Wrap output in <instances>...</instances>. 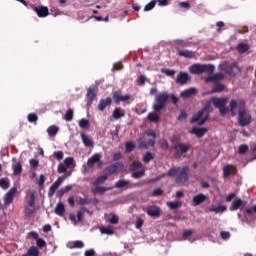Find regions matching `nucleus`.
Masks as SVG:
<instances>
[{"instance_id": "24", "label": "nucleus", "mask_w": 256, "mask_h": 256, "mask_svg": "<svg viewBox=\"0 0 256 256\" xmlns=\"http://www.w3.org/2000/svg\"><path fill=\"white\" fill-rule=\"evenodd\" d=\"M95 97H97V95L95 94V89L89 88L86 94V103L87 105H89V107L93 105V101H95Z\"/></svg>"}, {"instance_id": "28", "label": "nucleus", "mask_w": 256, "mask_h": 256, "mask_svg": "<svg viewBox=\"0 0 256 256\" xmlns=\"http://www.w3.org/2000/svg\"><path fill=\"white\" fill-rule=\"evenodd\" d=\"M178 55L180 57H185V59H195V57H197L195 52L190 50H178Z\"/></svg>"}, {"instance_id": "32", "label": "nucleus", "mask_w": 256, "mask_h": 256, "mask_svg": "<svg viewBox=\"0 0 256 256\" xmlns=\"http://www.w3.org/2000/svg\"><path fill=\"white\" fill-rule=\"evenodd\" d=\"M158 112L156 111H153V112H150L148 115H147V119L150 123H159V121L161 120V118H159V115L157 114Z\"/></svg>"}, {"instance_id": "58", "label": "nucleus", "mask_w": 256, "mask_h": 256, "mask_svg": "<svg viewBox=\"0 0 256 256\" xmlns=\"http://www.w3.org/2000/svg\"><path fill=\"white\" fill-rule=\"evenodd\" d=\"M109 222L111 225H117V223H119V216L113 214Z\"/></svg>"}, {"instance_id": "17", "label": "nucleus", "mask_w": 256, "mask_h": 256, "mask_svg": "<svg viewBox=\"0 0 256 256\" xmlns=\"http://www.w3.org/2000/svg\"><path fill=\"white\" fill-rule=\"evenodd\" d=\"M15 193H17V188H11L4 196V205L8 206L13 203L15 199Z\"/></svg>"}, {"instance_id": "60", "label": "nucleus", "mask_w": 256, "mask_h": 256, "mask_svg": "<svg viewBox=\"0 0 256 256\" xmlns=\"http://www.w3.org/2000/svg\"><path fill=\"white\" fill-rule=\"evenodd\" d=\"M220 237L222 239H224L225 241H227V239H229L231 237V233L227 232V231H222L220 233Z\"/></svg>"}, {"instance_id": "48", "label": "nucleus", "mask_w": 256, "mask_h": 256, "mask_svg": "<svg viewBox=\"0 0 256 256\" xmlns=\"http://www.w3.org/2000/svg\"><path fill=\"white\" fill-rule=\"evenodd\" d=\"M167 207H169V209L172 211L179 209V207H181V202H167Z\"/></svg>"}, {"instance_id": "33", "label": "nucleus", "mask_w": 256, "mask_h": 256, "mask_svg": "<svg viewBox=\"0 0 256 256\" xmlns=\"http://www.w3.org/2000/svg\"><path fill=\"white\" fill-rule=\"evenodd\" d=\"M54 213L59 215V217H63L65 214V205L62 202H59L55 207Z\"/></svg>"}, {"instance_id": "5", "label": "nucleus", "mask_w": 256, "mask_h": 256, "mask_svg": "<svg viewBox=\"0 0 256 256\" xmlns=\"http://www.w3.org/2000/svg\"><path fill=\"white\" fill-rule=\"evenodd\" d=\"M190 149L191 145L178 142L171 146L170 151L175 159H181V156L185 155Z\"/></svg>"}, {"instance_id": "63", "label": "nucleus", "mask_w": 256, "mask_h": 256, "mask_svg": "<svg viewBox=\"0 0 256 256\" xmlns=\"http://www.w3.org/2000/svg\"><path fill=\"white\" fill-rule=\"evenodd\" d=\"M147 80V78L143 75H140L137 79V83L138 85H145V81Z\"/></svg>"}, {"instance_id": "36", "label": "nucleus", "mask_w": 256, "mask_h": 256, "mask_svg": "<svg viewBox=\"0 0 256 256\" xmlns=\"http://www.w3.org/2000/svg\"><path fill=\"white\" fill-rule=\"evenodd\" d=\"M112 117L114 119H121V117H125V110L121 108H115L112 113Z\"/></svg>"}, {"instance_id": "7", "label": "nucleus", "mask_w": 256, "mask_h": 256, "mask_svg": "<svg viewBox=\"0 0 256 256\" xmlns=\"http://www.w3.org/2000/svg\"><path fill=\"white\" fill-rule=\"evenodd\" d=\"M218 69L220 71H225L227 75H230V77H235L237 73L241 71L239 68V64L237 62H233L232 64H220L218 66Z\"/></svg>"}, {"instance_id": "12", "label": "nucleus", "mask_w": 256, "mask_h": 256, "mask_svg": "<svg viewBox=\"0 0 256 256\" xmlns=\"http://www.w3.org/2000/svg\"><path fill=\"white\" fill-rule=\"evenodd\" d=\"M143 211H145L149 217H153L154 219H159V217H161V208L157 205H150L147 208H144Z\"/></svg>"}, {"instance_id": "11", "label": "nucleus", "mask_w": 256, "mask_h": 256, "mask_svg": "<svg viewBox=\"0 0 256 256\" xmlns=\"http://www.w3.org/2000/svg\"><path fill=\"white\" fill-rule=\"evenodd\" d=\"M207 119H209V113H207V107H205L203 110L199 111L197 115L192 117L191 121L192 123H197L198 121V125H203Z\"/></svg>"}, {"instance_id": "55", "label": "nucleus", "mask_w": 256, "mask_h": 256, "mask_svg": "<svg viewBox=\"0 0 256 256\" xmlns=\"http://www.w3.org/2000/svg\"><path fill=\"white\" fill-rule=\"evenodd\" d=\"M157 5V0H152L150 3L146 4L144 7V11H151Z\"/></svg>"}, {"instance_id": "1", "label": "nucleus", "mask_w": 256, "mask_h": 256, "mask_svg": "<svg viewBox=\"0 0 256 256\" xmlns=\"http://www.w3.org/2000/svg\"><path fill=\"white\" fill-rule=\"evenodd\" d=\"M168 177H176V183H187V181H189V166L170 169L168 171Z\"/></svg>"}, {"instance_id": "59", "label": "nucleus", "mask_w": 256, "mask_h": 256, "mask_svg": "<svg viewBox=\"0 0 256 256\" xmlns=\"http://www.w3.org/2000/svg\"><path fill=\"white\" fill-rule=\"evenodd\" d=\"M73 157H68L64 160L65 167H71L73 165Z\"/></svg>"}, {"instance_id": "25", "label": "nucleus", "mask_w": 256, "mask_h": 256, "mask_svg": "<svg viewBox=\"0 0 256 256\" xmlns=\"http://www.w3.org/2000/svg\"><path fill=\"white\" fill-rule=\"evenodd\" d=\"M111 103H113V100L111 99V97H108L106 99H101L98 104L99 111H105V109L109 107Z\"/></svg>"}, {"instance_id": "45", "label": "nucleus", "mask_w": 256, "mask_h": 256, "mask_svg": "<svg viewBox=\"0 0 256 256\" xmlns=\"http://www.w3.org/2000/svg\"><path fill=\"white\" fill-rule=\"evenodd\" d=\"M224 90H225V85L221 83H217L216 85H214L212 89V93H221V91H224Z\"/></svg>"}, {"instance_id": "50", "label": "nucleus", "mask_w": 256, "mask_h": 256, "mask_svg": "<svg viewBox=\"0 0 256 256\" xmlns=\"http://www.w3.org/2000/svg\"><path fill=\"white\" fill-rule=\"evenodd\" d=\"M100 232L102 233V235H113L115 233L113 229L107 227L100 228Z\"/></svg>"}, {"instance_id": "49", "label": "nucleus", "mask_w": 256, "mask_h": 256, "mask_svg": "<svg viewBox=\"0 0 256 256\" xmlns=\"http://www.w3.org/2000/svg\"><path fill=\"white\" fill-rule=\"evenodd\" d=\"M153 159H154L153 154L151 152H146L142 160L144 163H149L150 161H153Z\"/></svg>"}, {"instance_id": "26", "label": "nucleus", "mask_w": 256, "mask_h": 256, "mask_svg": "<svg viewBox=\"0 0 256 256\" xmlns=\"http://www.w3.org/2000/svg\"><path fill=\"white\" fill-rule=\"evenodd\" d=\"M194 95H197V89L195 88H189L180 93V97L184 99H189V97H194Z\"/></svg>"}, {"instance_id": "30", "label": "nucleus", "mask_w": 256, "mask_h": 256, "mask_svg": "<svg viewBox=\"0 0 256 256\" xmlns=\"http://www.w3.org/2000/svg\"><path fill=\"white\" fill-rule=\"evenodd\" d=\"M69 249H83L85 247V243L81 240H76L73 242H70L68 244Z\"/></svg>"}, {"instance_id": "16", "label": "nucleus", "mask_w": 256, "mask_h": 256, "mask_svg": "<svg viewBox=\"0 0 256 256\" xmlns=\"http://www.w3.org/2000/svg\"><path fill=\"white\" fill-rule=\"evenodd\" d=\"M114 187L115 189H133V187H137V184H132L129 180H118Z\"/></svg>"}, {"instance_id": "22", "label": "nucleus", "mask_w": 256, "mask_h": 256, "mask_svg": "<svg viewBox=\"0 0 256 256\" xmlns=\"http://www.w3.org/2000/svg\"><path fill=\"white\" fill-rule=\"evenodd\" d=\"M205 201H207V195H205L203 193L195 195L192 198V203H193L194 207H197L198 205H201V203H205Z\"/></svg>"}, {"instance_id": "41", "label": "nucleus", "mask_w": 256, "mask_h": 256, "mask_svg": "<svg viewBox=\"0 0 256 256\" xmlns=\"http://www.w3.org/2000/svg\"><path fill=\"white\" fill-rule=\"evenodd\" d=\"M21 173H23V166L18 162L13 166V175L17 176L21 175Z\"/></svg>"}, {"instance_id": "23", "label": "nucleus", "mask_w": 256, "mask_h": 256, "mask_svg": "<svg viewBox=\"0 0 256 256\" xmlns=\"http://www.w3.org/2000/svg\"><path fill=\"white\" fill-rule=\"evenodd\" d=\"M231 173L232 175H235V173H237V168L231 164L225 165L223 167V177H230Z\"/></svg>"}, {"instance_id": "2", "label": "nucleus", "mask_w": 256, "mask_h": 256, "mask_svg": "<svg viewBox=\"0 0 256 256\" xmlns=\"http://www.w3.org/2000/svg\"><path fill=\"white\" fill-rule=\"evenodd\" d=\"M155 139H157V134L154 130L146 131V135L138 139L139 149H149V147H155Z\"/></svg>"}, {"instance_id": "20", "label": "nucleus", "mask_w": 256, "mask_h": 256, "mask_svg": "<svg viewBox=\"0 0 256 256\" xmlns=\"http://www.w3.org/2000/svg\"><path fill=\"white\" fill-rule=\"evenodd\" d=\"M33 11L37 13L38 17L45 18L49 16V8L46 6H32Z\"/></svg>"}, {"instance_id": "57", "label": "nucleus", "mask_w": 256, "mask_h": 256, "mask_svg": "<svg viewBox=\"0 0 256 256\" xmlns=\"http://www.w3.org/2000/svg\"><path fill=\"white\" fill-rule=\"evenodd\" d=\"M143 175H145V171L141 170V171H136L132 173V177L134 179H141V177H143Z\"/></svg>"}, {"instance_id": "21", "label": "nucleus", "mask_w": 256, "mask_h": 256, "mask_svg": "<svg viewBox=\"0 0 256 256\" xmlns=\"http://www.w3.org/2000/svg\"><path fill=\"white\" fill-rule=\"evenodd\" d=\"M187 81H191V77H189L187 72H180L177 75L176 83H179L180 85H187Z\"/></svg>"}, {"instance_id": "47", "label": "nucleus", "mask_w": 256, "mask_h": 256, "mask_svg": "<svg viewBox=\"0 0 256 256\" xmlns=\"http://www.w3.org/2000/svg\"><path fill=\"white\" fill-rule=\"evenodd\" d=\"M131 171H137V169H143V164L139 161H134L130 166Z\"/></svg>"}, {"instance_id": "19", "label": "nucleus", "mask_w": 256, "mask_h": 256, "mask_svg": "<svg viewBox=\"0 0 256 256\" xmlns=\"http://www.w3.org/2000/svg\"><path fill=\"white\" fill-rule=\"evenodd\" d=\"M25 203L28 207H35V191L27 190L25 196Z\"/></svg>"}, {"instance_id": "9", "label": "nucleus", "mask_w": 256, "mask_h": 256, "mask_svg": "<svg viewBox=\"0 0 256 256\" xmlns=\"http://www.w3.org/2000/svg\"><path fill=\"white\" fill-rule=\"evenodd\" d=\"M108 176L107 175H102L99 176L93 183L94 187H95V193H105V191H111V189H113V187L107 188V187H103L100 185H103V183H105V181H107Z\"/></svg>"}, {"instance_id": "62", "label": "nucleus", "mask_w": 256, "mask_h": 256, "mask_svg": "<svg viewBox=\"0 0 256 256\" xmlns=\"http://www.w3.org/2000/svg\"><path fill=\"white\" fill-rule=\"evenodd\" d=\"M184 119H187V112H185V110H181L178 116V121H183Z\"/></svg>"}, {"instance_id": "61", "label": "nucleus", "mask_w": 256, "mask_h": 256, "mask_svg": "<svg viewBox=\"0 0 256 256\" xmlns=\"http://www.w3.org/2000/svg\"><path fill=\"white\" fill-rule=\"evenodd\" d=\"M153 197H161L163 195V190L161 188H157L152 193Z\"/></svg>"}, {"instance_id": "14", "label": "nucleus", "mask_w": 256, "mask_h": 256, "mask_svg": "<svg viewBox=\"0 0 256 256\" xmlns=\"http://www.w3.org/2000/svg\"><path fill=\"white\" fill-rule=\"evenodd\" d=\"M123 167V162H116L108 166L106 171L109 175H115L116 173H119V171H123Z\"/></svg>"}, {"instance_id": "10", "label": "nucleus", "mask_w": 256, "mask_h": 256, "mask_svg": "<svg viewBox=\"0 0 256 256\" xmlns=\"http://www.w3.org/2000/svg\"><path fill=\"white\" fill-rule=\"evenodd\" d=\"M211 102L213 103L214 107L219 109L220 115H226L227 114V98H217L214 97L211 99Z\"/></svg>"}, {"instance_id": "56", "label": "nucleus", "mask_w": 256, "mask_h": 256, "mask_svg": "<svg viewBox=\"0 0 256 256\" xmlns=\"http://www.w3.org/2000/svg\"><path fill=\"white\" fill-rule=\"evenodd\" d=\"M36 245L37 247H39L40 249H43V247H47V242H45V240L43 238H38L36 240Z\"/></svg>"}, {"instance_id": "46", "label": "nucleus", "mask_w": 256, "mask_h": 256, "mask_svg": "<svg viewBox=\"0 0 256 256\" xmlns=\"http://www.w3.org/2000/svg\"><path fill=\"white\" fill-rule=\"evenodd\" d=\"M78 124L81 129H89V120L85 118L80 119Z\"/></svg>"}, {"instance_id": "8", "label": "nucleus", "mask_w": 256, "mask_h": 256, "mask_svg": "<svg viewBox=\"0 0 256 256\" xmlns=\"http://www.w3.org/2000/svg\"><path fill=\"white\" fill-rule=\"evenodd\" d=\"M251 112L248 111L247 108L241 110L238 114V125L240 127H247L251 125Z\"/></svg>"}, {"instance_id": "42", "label": "nucleus", "mask_w": 256, "mask_h": 256, "mask_svg": "<svg viewBox=\"0 0 256 256\" xmlns=\"http://www.w3.org/2000/svg\"><path fill=\"white\" fill-rule=\"evenodd\" d=\"M24 213L27 217H31L35 214V207H30L29 205L24 206Z\"/></svg>"}, {"instance_id": "4", "label": "nucleus", "mask_w": 256, "mask_h": 256, "mask_svg": "<svg viewBox=\"0 0 256 256\" xmlns=\"http://www.w3.org/2000/svg\"><path fill=\"white\" fill-rule=\"evenodd\" d=\"M167 101H169V94L167 92H162L156 95L154 104L152 105L153 111L161 112L165 107H167Z\"/></svg>"}, {"instance_id": "35", "label": "nucleus", "mask_w": 256, "mask_h": 256, "mask_svg": "<svg viewBox=\"0 0 256 256\" xmlns=\"http://www.w3.org/2000/svg\"><path fill=\"white\" fill-rule=\"evenodd\" d=\"M250 49L249 44L245 43H239L236 47V50L240 55H243V53H247V50Z\"/></svg>"}, {"instance_id": "43", "label": "nucleus", "mask_w": 256, "mask_h": 256, "mask_svg": "<svg viewBox=\"0 0 256 256\" xmlns=\"http://www.w3.org/2000/svg\"><path fill=\"white\" fill-rule=\"evenodd\" d=\"M75 201L77 205H89V203H91V200L88 198H82L80 196L76 197Z\"/></svg>"}, {"instance_id": "13", "label": "nucleus", "mask_w": 256, "mask_h": 256, "mask_svg": "<svg viewBox=\"0 0 256 256\" xmlns=\"http://www.w3.org/2000/svg\"><path fill=\"white\" fill-rule=\"evenodd\" d=\"M65 181V177L60 176L58 179L50 186L48 191V197H53L55 192L61 187V184Z\"/></svg>"}, {"instance_id": "29", "label": "nucleus", "mask_w": 256, "mask_h": 256, "mask_svg": "<svg viewBox=\"0 0 256 256\" xmlns=\"http://www.w3.org/2000/svg\"><path fill=\"white\" fill-rule=\"evenodd\" d=\"M100 161H101V154L96 153L88 159L87 165L88 167H93L95 163H99Z\"/></svg>"}, {"instance_id": "34", "label": "nucleus", "mask_w": 256, "mask_h": 256, "mask_svg": "<svg viewBox=\"0 0 256 256\" xmlns=\"http://www.w3.org/2000/svg\"><path fill=\"white\" fill-rule=\"evenodd\" d=\"M81 139L86 147H93V140L89 138L85 133H81Z\"/></svg>"}, {"instance_id": "27", "label": "nucleus", "mask_w": 256, "mask_h": 256, "mask_svg": "<svg viewBox=\"0 0 256 256\" xmlns=\"http://www.w3.org/2000/svg\"><path fill=\"white\" fill-rule=\"evenodd\" d=\"M209 213H225L227 211V206L225 205H212L208 209Z\"/></svg>"}, {"instance_id": "52", "label": "nucleus", "mask_w": 256, "mask_h": 256, "mask_svg": "<svg viewBox=\"0 0 256 256\" xmlns=\"http://www.w3.org/2000/svg\"><path fill=\"white\" fill-rule=\"evenodd\" d=\"M134 150H135V144H133L132 142H126L125 144L126 153H131Z\"/></svg>"}, {"instance_id": "31", "label": "nucleus", "mask_w": 256, "mask_h": 256, "mask_svg": "<svg viewBox=\"0 0 256 256\" xmlns=\"http://www.w3.org/2000/svg\"><path fill=\"white\" fill-rule=\"evenodd\" d=\"M207 132V128H193L191 130V133L193 135H196V137H198V139H201V137H203V135H205V133Z\"/></svg>"}, {"instance_id": "40", "label": "nucleus", "mask_w": 256, "mask_h": 256, "mask_svg": "<svg viewBox=\"0 0 256 256\" xmlns=\"http://www.w3.org/2000/svg\"><path fill=\"white\" fill-rule=\"evenodd\" d=\"M22 256H39V249L35 246H32L28 249L27 253Z\"/></svg>"}, {"instance_id": "15", "label": "nucleus", "mask_w": 256, "mask_h": 256, "mask_svg": "<svg viewBox=\"0 0 256 256\" xmlns=\"http://www.w3.org/2000/svg\"><path fill=\"white\" fill-rule=\"evenodd\" d=\"M131 99V96L129 94H126L123 96L121 91H115L113 93V101L116 103V105H119L121 102L129 101Z\"/></svg>"}, {"instance_id": "6", "label": "nucleus", "mask_w": 256, "mask_h": 256, "mask_svg": "<svg viewBox=\"0 0 256 256\" xmlns=\"http://www.w3.org/2000/svg\"><path fill=\"white\" fill-rule=\"evenodd\" d=\"M245 108H247V106L245 105V101L241 99H232L230 101L229 111L232 117H236V115H239V113Z\"/></svg>"}, {"instance_id": "37", "label": "nucleus", "mask_w": 256, "mask_h": 256, "mask_svg": "<svg viewBox=\"0 0 256 256\" xmlns=\"http://www.w3.org/2000/svg\"><path fill=\"white\" fill-rule=\"evenodd\" d=\"M222 79H225V75L221 74V73H217V74H214L212 76H208L206 78V81L209 82V81H222Z\"/></svg>"}, {"instance_id": "3", "label": "nucleus", "mask_w": 256, "mask_h": 256, "mask_svg": "<svg viewBox=\"0 0 256 256\" xmlns=\"http://www.w3.org/2000/svg\"><path fill=\"white\" fill-rule=\"evenodd\" d=\"M214 71L215 66L213 64H194L190 66V73H192V75H201L202 73L212 75Z\"/></svg>"}, {"instance_id": "44", "label": "nucleus", "mask_w": 256, "mask_h": 256, "mask_svg": "<svg viewBox=\"0 0 256 256\" xmlns=\"http://www.w3.org/2000/svg\"><path fill=\"white\" fill-rule=\"evenodd\" d=\"M27 119L29 123H34L35 125H37V121H39V116H37V114L35 113H30L28 114Z\"/></svg>"}, {"instance_id": "51", "label": "nucleus", "mask_w": 256, "mask_h": 256, "mask_svg": "<svg viewBox=\"0 0 256 256\" xmlns=\"http://www.w3.org/2000/svg\"><path fill=\"white\" fill-rule=\"evenodd\" d=\"M0 187H1V189L6 190L9 187V179L1 178L0 179Z\"/></svg>"}, {"instance_id": "39", "label": "nucleus", "mask_w": 256, "mask_h": 256, "mask_svg": "<svg viewBox=\"0 0 256 256\" xmlns=\"http://www.w3.org/2000/svg\"><path fill=\"white\" fill-rule=\"evenodd\" d=\"M85 213H89V210H87V208H85V207H82L77 211L76 217H77L79 223H81V221H83V216L85 215Z\"/></svg>"}, {"instance_id": "18", "label": "nucleus", "mask_w": 256, "mask_h": 256, "mask_svg": "<svg viewBox=\"0 0 256 256\" xmlns=\"http://www.w3.org/2000/svg\"><path fill=\"white\" fill-rule=\"evenodd\" d=\"M244 207H245V203H243V200L241 198H234L229 210L238 211V209H240V211H243Z\"/></svg>"}, {"instance_id": "54", "label": "nucleus", "mask_w": 256, "mask_h": 256, "mask_svg": "<svg viewBox=\"0 0 256 256\" xmlns=\"http://www.w3.org/2000/svg\"><path fill=\"white\" fill-rule=\"evenodd\" d=\"M247 151H249V146H247L246 144H242L238 148L239 155H245Z\"/></svg>"}, {"instance_id": "38", "label": "nucleus", "mask_w": 256, "mask_h": 256, "mask_svg": "<svg viewBox=\"0 0 256 256\" xmlns=\"http://www.w3.org/2000/svg\"><path fill=\"white\" fill-rule=\"evenodd\" d=\"M47 133H48L49 137H55V135H57V133H59V127H57L55 125H51L50 127L47 128Z\"/></svg>"}, {"instance_id": "53", "label": "nucleus", "mask_w": 256, "mask_h": 256, "mask_svg": "<svg viewBox=\"0 0 256 256\" xmlns=\"http://www.w3.org/2000/svg\"><path fill=\"white\" fill-rule=\"evenodd\" d=\"M65 121H73V109H68L64 115Z\"/></svg>"}, {"instance_id": "64", "label": "nucleus", "mask_w": 256, "mask_h": 256, "mask_svg": "<svg viewBox=\"0 0 256 256\" xmlns=\"http://www.w3.org/2000/svg\"><path fill=\"white\" fill-rule=\"evenodd\" d=\"M245 213H247V215H251V213H256V205L252 206L251 208H246Z\"/></svg>"}]
</instances>
